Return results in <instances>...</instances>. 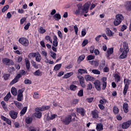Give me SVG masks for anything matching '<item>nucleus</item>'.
<instances>
[{"mask_svg": "<svg viewBox=\"0 0 131 131\" xmlns=\"http://www.w3.org/2000/svg\"><path fill=\"white\" fill-rule=\"evenodd\" d=\"M85 78L86 80L89 81H92V80H94V77L91 76V75H87L85 76Z\"/></svg>", "mask_w": 131, "mask_h": 131, "instance_id": "473e14b6", "label": "nucleus"}, {"mask_svg": "<svg viewBox=\"0 0 131 131\" xmlns=\"http://www.w3.org/2000/svg\"><path fill=\"white\" fill-rule=\"evenodd\" d=\"M26 122L27 123V124H29L32 122V119H31L30 117H27L26 119Z\"/></svg>", "mask_w": 131, "mask_h": 131, "instance_id": "49530a36", "label": "nucleus"}, {"mask_svg": "<svg viewBox=\"0 0 131 131\" xmlns=\"http://www.w3.org/2000/svg\"><path fill=\"white\" fill-rule=\"evenodd\" d=\"M61 121L66 125H68V124H70V122L72 121V116H71V115H68L64 119H62Z\"/></svg>", "mask_w": 131, "mask_h": 131, "instance_id": "39448f33", "label": "nucleus"}, {"mask_svg": "<svg viewBox=\"0 0 131 131\" xmlns=\"http://www.w3.org/2000/svg\"><path fill=\"white\" fill-rule=\"evenodd\" d=\"M9 116L12 119H16L18 117V113L14 110H11L9 112Z\"/></svg>", "mask_w": 131, "mask_h": 131, "instance_id": "9d476101", "label": "nucleus"}, {"mask_svg": "<svg viewBox=\"0 0 131 131\" xmlns=\"http://www.w3.org/2000/svg\"><path fill=\"white\" fill-rule=\"evenodd\" d=\"M33 74L35 76H41L42 75V72L40 71V70H37L33 73Z\"/></svg>", "mask_w": 131, "mask_h": 131, "instance_id": "b1692460", "label": "nucleus"}, {"mask_svg": "<svg viewBox=\"0 0 131 131\" xmlns=\"http://www.w3.org/2000/svg\"><path fill=\"white\" fill-rule=\"evenodd\" d=\"M8 71L10 74H13L14 72L16 71V69L13 67H10L8 68Z\"/></svg>", "mask_w": 131, "mask_h": 131, "instance_id": "cd10ccee", "label": "nucleus"}, {"mask_svg": "<svg viewBox=\"0 0 131 131\" xmlns=\"http://www.w3.org/2000/svg\"><path fill=\"white\" fill-rule=\"evenodd\" d=\"M31 63L34 68L38 69V64H36V62L34 61V60H31Z\"/></svg>", "mask_w": 131, "mask_h": 131, "instance_id": "c9c22d12", "label": "nucleus"}, {"mask_svg": "<svg viewBox=\"0 0 131 131\" xmlns=\"http://www.w3.org/2000/svg\"><path fill=\"white\" fill-rule=\"evenodd\" d=\"M94 85L97 91H100L101 90V82L99 80L95 81Z\"/></svg>", "mask_w": 131, "mask_h": 131, "instance_id": "f8f14e48", "label": "nucleus"}, {"mask_svg": "<svg viewBox=\"0 0 131 131\" xmlns=\"http://www.w3.org/2000/svg\"><path fill=\"white\" fill-rule=\"evenodd\" d=\"M61 67H62V64L59 63L55 66L54 68V70L55 71H58V70H60Z\"/></svg>", "mask_w": 131, "mask_h": 131, "instance_id": "c85d7f7f", "label": "nucleus"}, {"mask_svg": "<svg viewBox=\"0 0 131 131\" xmlns=\"http://www.w3.org/2000/svg\"><path fill=\"white\" fill-rule=\"evenodd\" d=\"M10 98H11V93L9 92L4 97V100L5 101V102H8L10 99Z\"/></svg>", "mask_w": 131, "mask_h": 131, "instance_id": "72a5a7b5", "label": "nucleus"}, {"mask_svg": "<svg viewBox=\"0 0 131 131\" xmlns=\"http://www.w3.org/2000/svg\"><path fill=\"white\" fill-rule=\"evenodd\" d=\"M3 64L6 65V66H13L15 65L14 61L9 58H5L2 59Z\"/></svg>", "mask_w": 131, "mask_h": 131, "instance_id": "20e7f679", "label": "nucleus"}, {"mask_svg": "<svg viewBox=\"0 0 131 131\" xmlns=\"http://www.w3.org/2000/svg\"><path fill=\"white\" fill-rule=\"evenodd\" d=\"M89 63L93 66H99V62L96 61H94V60L90 61Z\"/></svg>", "mask_w": 131, "mask_h": 131, "instance_id": "58836bf2", "label": "nucleus"}, {"mask_svg": "<svg viewBox=\"0 0 131 131\" xmlns=\"http://www.w3.org/2000/svg\"><path fill=\"white\" fill-rule=\"evenodd\" d=\"M73 75V72L67 73V74L64 75V78H69L71 76Z\"/></svg>", "mask_w": 131, "mask_h": 131, "instance_id": "e433bc0d", "label": "nucleus"}, {"mask_svg": "<svg viewBox=\"0 0 131 131\" xmlns=\"http://www.w3.org/2000/svg\"><path fill=\"white\" fill-rule=\"evenodd\" d=\"M78 72L79 73H80V74H88V71L86 70H84L82 69H80L78 70Z\"/></svg>", "mask_w": 131, "mask_h": 131, "instance_id": "4c0bfd02", "label": "nucleus"}, {"mask_svg": "<svg viewBox=\"0 0 131 131\" xmlns=\"http://www.w3.org/2000/svg\"><path fill=\"white\" fill-rule=\"evenodd\" d=\"M14 103L15 106H16V107L17 108H18V109L22 108V103H21L18 101H14Z\"/></svg>", "mask_w": 131, "mask_h": 131, "instance_id": "f704fd0d", "label": "nucleus"}, {"mask_svg": "<svg viewBox=\"0 0 131 131\" xmlns=\"http://www.w3.org/2000/svg\"><path fill=\"white\" fill-rule=\"evenodd\" d=\"M38 32L39 33H41V34H43V33H45L46 32V29H43L42 27H40Z\"/></svg>", "mask_w": 131, "mask_h": 131, "instance_id": "37998d69", "label": "nucleus"}, {"mask_svg": "<svg viewBox=\"0 0 131 131\" xmlns=\"http://www.w3.org/2000/svg\"><path fill=\"white\" fill-rule=\"evenodd\" d=\"M90 6H91V3L90 2H86L84 5L83 8L82 9V12L86 14L89 12V9H90Z\"/></svg>", "mask_w": 131, "mask_h": 131, "instance_id": "6e6552de", "label": "nucleus"}, {"mask_svg": "<svg viewBox=\"0 0 131 131\" xmlns=\"http://www.w3.org/2000/svg\"><path fill=\"white\" fill-rule=\"evenodd\" d=\"M124 19L123 15L121 14H118L116 15V18L114 21L115 26H118L119 24H121L122 20Z\"/></svg>", "mask_w": 131, "mask_h": 131, "instance_id": "f03ea898", "label": "nucleus"}, {"mask_svg": "<svg viewBox=\"0 0 131 131\" xmlns=\"http://www.w3.org/2000/svg\"><path fill=\"white\" fill-rule=\"evenodd\" d=\"M9 8H10V6H9L8 5L5 6L3 7V8L2 9V13H5V12H6V11H7V10L9 9Z\"/></svg>", "mask_w": 131, "mask_h": 131, "instance_id": "c03bdc74", "label": "nucleus"}, {"mask_svg": "<svg viewBox=\"0 0 131 131\" xmlns=\"http://www.w3.org/2000/svg\"><path fill=\"white\" fill-rule=\"evenodd\" d=\"M123 109L125 113H127V112H128V104H127V103L125 102L123 103Z\"/></svg>", "mask_w": 131, "mask_h": 131, "instance_id": "6ab92c4d", "label": "nucleus"}, {"mask_svg": "<svg viewBox=\"0 0 131 131\" xmlns=\"http://www.w3.org/2000/svg\"><path fill=\"white\" fill-rule=\"evenodd\" d=\"M114 49L113 48H108L105 54L106 57L107 59H110V56L113 54Z\"/></svg>", "mask_w": 131, "mask_h": 131, "instance_id": "1a4fd4ad", "label": "nucleus"}, {"mask_svg": "<svg viewBox=\"0 0 131 131\" xmlns=\"http://www.w3.org/2000/svg\"><path fill=\"white\" fill-rule=\"evenodd\" d=\"M11 76V75L9 74H5L4 76V80H9V78Z\"/></svg>", "mask_w": 131, "mask_h": 131, "instance_id": "de8ad7c7", "label": "nucleus"}, {"mask_svg": "<svg viewBox=\"0 0 131 131\" xmlns=\"http://www.w3.org/2000/svg\"><path fill=\"white\" fill-rule=\"evenodd\" d=\"M56 54L55 53V52H51V56L53 58V59H54V60H56Z\"/></svg>", "mask_w": 131, "mask_h": 131, "instance_id": "680f3d73", "label": "nucleus"}, {"mask_svg": "<svg viewBox=\"0 0 131 131\" xmlns=\"http://www.w3.org/2000/svg\"><path fill=\"white\" fill-rule=\"evenodd\" d=\"M45 39H46V40H49L51 43H53V40L52 39V38H51V36L49 35H47L45 37Z\"/></svg>", "mask_w": 131, "mask_h": 131, "instance_id": "3c124183", "label": "nucleus"}, {"mask_svg": "<svg viewBox=\"0 0 131 131\" xmlns=\"http://www.w3.org/2000/svg\"><path fill=\"white\" fill-rule=\"evenodd\" d=\"M33 98H34V99H39V94H38L37 92H35L33 95Z\"/></svg>", "mask_w": 131, "mask_h": 131, "instance_id": "13d9d810", "label": "nucleus"}, {"mask_svg": "<svg viewBox=\"0 0 131 131\" xmlns=\"http://www.w3.org/2000/svg\"><path fill=\"white\" fill-rule=\"evenodd\" d=\"M41 54L42 56H44L46 57V60H48V52L46 51H42Z\"/></svg>", "mask_w": 131, "mask_h": 131, "instance_id": "5fc2aeb1", "label": "nucleus"}, {"mask_svg": "<svg viewBox=\"0 0 131 131\" xmlns=\"http://www.w3.org/2000/svg\"><path fill=\"white\" fill-rule=\"evenodd\" d=\"M127 28V27L125 25H123L121 29V31H124Z\"/></svg>", "mask_w": 131, "mask_h": 131, "instance_id": "774afa93", "label": "nucleus"}, {"mask_svg": "<svg viewBox=\"0 0 131 131\" xmlns=\"http://www.w3.org/2000/svg\"><path fill=\"white\" fill-rule=\"evenodd\" d=\"M78 97H82V96H83V90H81L78 92Z\"/></svg>", "mask_w": 131, "mask_h": 131, "instance_id": "bf43d9fd", "label": "nucleus"}, {"mask_svg": "<svg viewBox=\"0 0 131 131\" xmlns=\"http://www.w3.org/2000/svg\"><path fill=\"white\" fill-rule=\"evenodd\" d=\"M50 109V106L47 105V106H43L41 107H36V111H38L39 110L41 112L42 111H46V110H49Z\"/></svg>", "mask_w": 131, "mask_h": 131, "instance_id": "ddd939ff", "label": "nucleus"}, {"mask_svg": "<svg viewBox=\"0 0 131 131\" xmlns=\"http://www.w3.org/2000/svg\"><path fill=\"white\" fill-rule=\"evenodd\" d=\"M11 94L13 96H17V89L15 87H12L11 90Z\"/></svg>", "mask_w": 131, "mask_h": 131, "instance_id": "2f4dec72", "label": "nucleus"}, {"mask_svg": "<svg viewBox=\"0 0 131 131\" xmlns=\"http://www.w3.org/2000/svg\"><path fill=\"white\" fill-rule=\"evenodd\" d=\"M93 118H99V111L96 110L92 111Z\"/></svg>", "mask_w": 131, "mask_h": 131, "instance_id": "4468645a", "label": "nucleus"}, {"mask_svg": "<svg viewBox=\"0 0 131 131\" xmlns=\"http://www.w3.org/2000/svg\"><path fill=\"white\" fill-rule=\"evenodd\" d=\"M25 63L27 70H29V69H30V61H29L28 58L25 59Z\"/></svg>", "mask_w": 131, "mask_h": 131, "instance_id": "5701e85b", "label": "nucleus"}, {"mask_svg": "<svg viewBox=\"0 0 131 131\" xmlns=\"http://www.w3.org/2000/svg\"><path fill=\"white\" fill-rule=\"evenodd\" d=\"M37 54V53H34V52L30 53L28 55V58H29L30 59H31L32 58H35L36 57Z\"/></svg>", "mask_w": 131, "mask_h": 131, "instance_id": "7c9ffc66", "label": "nucleus"}, {"mask_svg": "<svg viewBox=\"0 0 131 131\" xmlns=\"http://www.w3.org/2000/svg\"><path fill=\"white\" fill-rule=\"evenodd\" d=\"M93 89V85L92 83H90L87 85V90L91 91Z\"/></svg>", "mask_w": 131, "mask_h": 131, "instance_id": "0e129e2a", "label": "nucleus"}, {"mask_svg": "<svg viewBox=\"0 0 131 131\" xmlns=\"http://www.w3.org/2000/svg\"><path fill=\"white\" fill-rule=\"evenodd\" d=\"M70 89L71 90V91H73L74 92L76 91V90H77V86L74 84H71L70 86Z\"/></svg>", "mask_w": 131, "mask_h": 131, "instance_id": "a19ab883", "label": "nucleus"}, {"mask_svg": "<svg viewBox=\"0 0 131 131\" xmlns=\"http://www.w3.org/2000/svg\"><path fill=\"white\" fill-rule=\"evenodd\" d=\"M127 53L128 52L123 51L122 55H120L119 57V59H125L126 58V56H127Z\"/></svg>", "mask_w": 131, "mask_h": 131, "instance_id": "412c9836", "label": "nucleus"}, {"mask_svg": "<svg viewBox=\"0 0 131 131\" xmlns=\"http://www.w3.org/2000/svg\"><path fill=\"white\" fill-rule=\"evenodd\" d=\"M77 112L78 113H79L81 115V116H84V114H85V113L84 112V109L82 107L77 108L76 109Z\"/></svg>", "mask_w": 131, "mask_h": 131, "instance_id": "2eb2a0df", "label": "nucleus"}, {"mask_svg": "<svg viewBox=\"0 0 131 131\" xmlns=\"http://www.w3.org/2000/svg\"><path fill=\"white\" fill-rule=\"evenodd\" d=\"M35 60L36 62H40L41 61V56H40V54L39 53L37 52V55L35 57Z\"/></svg>", "mask_w": 131, "mask_h": 131, "instance_id": "bb28decb", "label": "nucleus"}, {"mask_svg": "<svg viewBox=\"0 0 131 131\" xmlns=\"http://www.w3.org/2000/svg\"><path fill=\"white\" fill-rule=\"evenodd\" d=\"M36 112L34 114L35 117H36V118H41V115L42 113L41 112H39L40 110L36 111V108H35Z\"/></svg>", "mask_w": 131, "mask_h": 131, "instance_id": "dca6fc26", "label": "nucleus"}, {"mask_svg": "<svg viewBox=\"0 0 131 131\" xmlns=\"http://www.w3.org/2000/svg\"><path fill=\"white\" fill-rule=\"evenodd\" d=\"M27 111V107H24L20 112V115H24L26 112Z\"/></svg>", "mask_w": 131, "mask_h": 131, "instance_id": "79ce46f5", "label": "nucleus"}, {"mask_svg": "<svg viewBox=\"0 0 131 131\" xmlns=\"http://www.w3.org/2000/svg\"><path fill=\"white\" fill-rule=\"evenodd\" d=\"M78 78L79 80L80 83H81L82 82H84V79L83 78V77H82L81 76H78Z\"/></svg>", "mask_w": 131, "mask_h": 131, "instance_id": "603ef678", "label": "nucleus"}, {"mask_svg": "<svg viewBox=\"0 0 131 131\" xmlns=\"http://www.w3.org/2000/svg\"><path fill=\"white\" fill-rule=\"evenodd\" d=\"M95 58V55H90L87 56V60L91 61V60H94Z\"/></svg>", "mask_w": 131, "mask_h": 131, "instance_id": "a18cd8bd", "label": "nucleus"}, {"mask_svg": "<svg viewBox=\"0 0 131 131\" xmlns=\"http://www.w3.org/2000/svg\"><path fill=\"white\" fill-rule=\"evenodd\" d=\"M23 60V56H18L17 57V63H21V61Z\"/></svg>", "mask_w": 131, "mask_h": 131, "instance_id": "69168bd1", "label": "nucleus"}, {"mask_svg": "<svg viewBox=\"0 0 131 131\" xmlns=\"http://www.w3.org/2000/svg\"><path fill=\"white\" fill-rule=\"evenodd\" d=\"M74 29L75 30L76 35H77V33L78 32V28L77 27V26H74Z\"/></svg>", "mask_w": 131, "mask_h": 131, "instance_id": "338daca9", "label": "nucleus"}, {"mask_svg": "<svg viewBox=\"0 0 131 131\" xmlns=\"http://www.w3.org/2000/svg\"><path fill=\"white\" fill-rule=\"evenodd\" d=\"M106 33L107 35V36H110V37H111V36H113V35L114 34V33L113 32H112V31L110 29H109L108 28L106 29Z\"/></svg>", "mask_w": 131, "mask_h": 131, "instance_id": "a878e982", "label": "nucleus"}, {"mask_svg": "<svg viewBox=\"0 0 131 131\" xmlns=\"http://www.w3.org/2000/svg\"><path fill=\"white\" fill-rule=\"evenodd\" d=\"M29 131H36V128L34 126H31L29 128Z\"/></svg>", "mask_w": 131, "mask_h": 131, "instance_id": "e2e57ef3", "label": "nucleus"}, {"mask_svg": "<svg viewBox=\"0 0 131 131\" xmlns=\"http://www.w3.org/2000/svg\"><path fill=\"white\" fill-rule=\"evenodd\" d=\"M53 45L54 47H58V37L57 36L54 35L53 36Z\"/></svg>", "mask_w": 131, "mask_h": 131, "instance_id": "aec40b11", "label": "nucleus"}, {"mask_svg": "<svg viewBox=\"0 0 131 131\" xmlns=\"http://www.w3.org/2000/svg\"><path fill=\"white\" fill-rule=\"evenodd\" d=\"M84 58H85V55H84V54H83L78 57V61H83V60H84Z\"/></svg>", "mask_w": 131, "mask_h": 131, "instance_id": "8fccbe9b", "label": "nucleus"}, {"mask_svg": "<svg viewBox=\"0 0 131 131\" xmlns=\"http://www.w3.org/2000/svg\"><path fill=\"white\" fill-rule=\"evenodd\" d=\"M125 7L127 11H131V1H128L126 2Z\"/></svg>", "mask_w": 131, "mask_h": 131, "instance_id": "4be33fe9", "label": "nucleus"}, {"mask_svg": "<svg viewBox=\"0 0 131 131\" xmlns=\"http://www.w3.org/2000/svg\"><path fill=\"white\" fill-rule=\"evenodd\" d=\"M57 34L60 39H63V34H62V32H61V31H58L57 32Z\"/></svg>", "mask_w": 131, "mask_h": 131, "instance_id": "864d4df0", "label": "nucleus"}, {"mask_svg": "<svg viewBox=\"0 0 131 131\" xmlns=\"http://www.w3.org/2000/svg\"><path fill=\"white\" fill-rule=\"evenodd\" d=\"M81 11V10L77 9L75 10V11L74 12V13L75 14V15H76V16H78V15H79V14H80Z\"/></svg>", "mask_w": 131, "mask_h": 131, "instance_id": "052dcab7", "label": "nucleus"}, {"mask_svg": "<svg viewBox=\"0 0 131 131\" xmlns=\"http://www.w3.org/2000/svg\"><path fill=\"white\" fill-rule=\"evenodd\" d=\"M124 83L125 84V86L123 93L124 96H125V95H126V93H127V90H128V86L130 83V80L127 78H125L124 79Z\"/></svg>", "mask_w": 131, "mask_h": 131, "instance_id": "7ed1b4c3", "label": "nucleus"}, {"mask_svg": "<svg viewBox=\"0 0 131 131\" xmlns=\"http://www.w3.org/2000/svg\"><path fill=\"white\" fill-rule=\"evenodd\" d=\"M19 43L24 46V47H28L29 45V40L25 37L19 38L18 39Z\"/></svg>", "mask_w": 131, "mask_h": 131, "instance_id": "423d86ee", "label": "nucleus"}, {"mask_svg": "<svg viewBox=\"0 0 131 131\" xmlns=\"http://www.w3.org/2000/svg\"><path fill=\"white\" fill-rule=\"evenodd\" d=\"M123 47L124 49V51L129 52V49H128V44L126 42H123Z\"/></svg>", "mask_w": 131, "mask_h": 131, "instance_id": "f3484780", "label": "nucleus"}, {"mask_svg": "<svg viewBox=\"0 0 131 131\" xmlns=\"http://www.w3.org/2000/svg\"><path fill=\"white\" fill-rule=\"evenodd\" d=\"M1 105L5 111H7V110H8V106L7 105V104L6 103V102H5V101H2L1 102Z\"/></svg>", "mask_w": 131, "mask_h": 131, "instance_id": "c756f323", "label": "nucleus"}, {"mask_svg": "<svg viewBox=\"0 0 131 131\" xmlns=\"http://www.w3.org/2000/svg\"><path fill=\"white\" fill-rule=\"evenodd\" d=\"M131 125V120H129L127 122H123L122 124V128L123 129H126V128H128Z\"/></svg>", "mask_w": 131, "mask_h": 131, "instance_id": "9b49d317", "label": "nucleus"}, {"mask_svg": "<svg viewBox=\"0 0 131 131\" xmlns=\"http://www.w3.org/2000/svg\"><path fill=\"white\" fill-rule=\"evenodd\" d=\"M89 43V40L88 39H84L82 43V47H85L86 45Z\"/></svg>", "mask_w": 131, "mask_h": 131, "instance_id": "4d7b16f0", "label": "nucleus"}, {"mask_svg": "<svg viewBox=\"0 0 131 131\" xmlns=\"http://www.w3.org/2000/svg\"><path fill=\"white\" fill-rule=\"evenodd\" d=\"M114 77L115 78V81L116 82H118L119 81H120V76L118 74H116L114 75Z\"/></svg>", "mask_w": 131, "mask_h": 131, "instance_id": "ea45409f", "label": "nucleus"}, {"mask_svg": "<svg viewBox=\"0 0 131 131\" xmlns=\"http://www.w3.org/2000/svg\"><path fill=\"white\" fill-rule=\"evenodd\" d=\"M96 129L97 131H102V130H103V124H102L101 123H98L96 125Z\"/></svg>", "mask_w": 131, "mask_h": 131, "instance_id": "a211bd4d", "label": "nucleus"}, {"mask_svg": "<svg viewBox=\"0 0 131 131\" xmlns=\"http://www.w3.org/2000/svg\"><path fill=\"white\" fill-rule=\"evenodd\" d=\"M113 112L115 114H117L118 112H119V109H118V107H117V106H114L113 107Z\"/></svg>", "mask_w": 131, "mask_h": 131, "instance_id": "09e8293b", "label": "nucleus"}, {"mask_svg": "<svg viewBox=\"0 0 131 131\" xmlns=\"http://www.w3.org/2000/svg\"><path fill=\"white\" fill-rule=\"evenodd\" d=\"M27 72L24 71V70H20L19 73L16 75L15 77L10 82V85H13L15 83H17L19 81V79L24 75H26Z\"/></svg>", "mask_w": 131, "mask_h": 131, "instance_id": "f257e3e1", "label": "nucleus"}, {"mask_svg": "<svg viewBox=\"0 0 131 131\" xmlns=\"http://www.w3.org/2000/svg\"><path fill=\"white\" fill-rule=\"evenodd\" d=\"M92 73L94 74H101V72L98 70H93L92 71Z\"/></svg>", "mask_w": 131, "mask_h": 131, "instance_id": "6e6d98bb", "label": "nucleus"}, {"mask_svg": "<svg viewBox=\"0 0 131 131\" xmlns=\"http://www.w3.org/2000/svg\"><path fill=\"white\" fill-rule=\"evenodd\" d=\"M53 18L55 19L56 21H59L61 19V15L59 13H56L53 16Z\"/></svg>", "mask_w": 131, "mask_h": 131, "instance_id": "393cba45", "label": "nucleus"}, {"mask_svg": "<svg viewBox=\"0 0 131 131\" xmlns=\"http://www.w3.org/2000/svg\"><path fill=\"white\" fill-rule=\"evenodd\" d=\"M25 91V88H23L21 89L18 90L17 100L19 102H21L23 100V93Z\"/></svg>", "mask_w": 131, "mask_h": 131, "instance_id": "0eeeda50", "label": "nucleus"}]
</instances>
